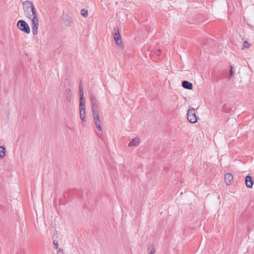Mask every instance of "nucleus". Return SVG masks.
Instances as JSON below:
<instances>
[{
	"instance_id": "f257e3e1",
	"label": "nucleus",
	"mask_w": 254,
	"mask_h": 254,
	"mask_svg": "<svg viewBox=\"0 0 254 254\" xmlns=\"http://www.w3.org/2000/svg\"><path fill=\"white\" fill-rule=\"evenodd\" d=\"M22 6L24 14L31 20L32 33L33 35H36L38 33L39 20L34 5L30 1L26 0L22 2Z\"/></svg>"
},
{
	"instance_id": "f03ea898",
	"label": "nucleus",
	"mask_w": 254,
	"mask_h": 254,
	"mask_svg": "<svg viewBox=\"0 0 254 254\" xmlns=\"http://www.w3.org/2000/svg\"><path fill=\"white\" fill-rule=\"evenodd\" d=\"M90 99L94 122L96 128L100 131L102 129L101 126L100 111L98 109V101L93 95H92Z\"/></svg>"
},
{
	"instance_id": "7ed1b4c3",
	"label": "nucleus",
	"mask_w": 254,
	"mask_h": 254,
	"mask_svg": "<svg viewBox=\"0 0 254 254\" xmlns=\"http://www.w3.org/2000/svg\"><path fill=\"white\" fill-rule=\"evenodd\" d=\"M187 119L190 123H195L197 121V117L195 115V109L191 107L189 109L187 113Z\"/></svg>"
},
{
	"instance_id": "20e7f679",
	"label": "nucleus",
	"mask_w": 254,
	"mask_h": 254,
	"mask_svg": "<svg viewBox=\"0 0 254 254\" xmlns=\"http://www.w3.org/2000/svg\"><path fill=\"white\" fill-rule=\"evenodd\" d=\"M17 26L21 31L27 34L30 32V29L28 24L24 20H19L17 22Z\"/></svg>"
},
{
	"instance_id": "39448f33",
	"label": "nucleus",
	"mask_w": 254,
	"mask_h": 254,
	"mask_svg": "<svg viewBox=\"0 0 254 254\" xmlns=\"http://www.w3.org/2000/svg\"><path fill=\"white\" fill-rule=\"evenodd\" d=\"M79 113L80 117L82 121L81 124L83 125L86 118L85 104L83 100H79Z\"/></svg>"
},
{
	"instance_id": "423d86ee",
	"label": "nucleus",
	"mask_w": 254,
	"mask_h": 254,
	"mask_svg": "<svg viewBox=\"0 0 254 254\" xmlns=\"http://www.w3.org/2000/svg\"><path fill=\"white\" fill-rule=\"evenodd\" d=\"M114 39L118 46L121 47L123 46L121 37L118 27H116L114 29Z\"/></svg>"
},
{
	"instance_id": "0eeeda50",
	"label": "nucleus",
	"mask_w": 254,
	"mask_h": 254,
	"mask_svg": "<svg viewBox=\"0 0 254 254\" xmlns=\"http://www.w3.org/2000/svg\"><path fill=\"white\" fill-rule=\"evenodd\" d=\"M245 184L246 186L248 188H252L253 184L254 181L252 180V178L251 176L248 175L246 176L245 178Z\"/></svg>"
},
{
	"instance_id": "6e6552de",
	"label": "nucleus",
	"mask_w": 254,
	"mask_h": 254,
	"mask_svg": "<svg viewBox=\"0 0 254 254\" xmlns=\"http://www.w3.org/2000/svg\"><path fill=\"white\" fill-rule=\"evenodd\" d=\"M224 179L226 184L228 186L232 181L233 177L231 173H228L225 175Z\"/></svg>"
},
{
	"instance_id": "1a4fd4ad",
	"label": "nucleus",
	"mask_w": 254,
	"mask_h": 254,
	"mask_svg": "<svg viewBox=\"0 0 254 254\" xmlns=\"http://www.w3.org/2000/svg\"><path fill=\"white\" fill-rule=\"evenodd\" d=\"M140 143V140L138 138L132 139L128 144L129 147L137 146Z\"/></svg>"
},
{
	"instance_id": "9d476101",
	"label": "nucleus",
	"mask_w": 254,
	"mask_h": 254,
	"mask_svg": "<svg viewBox=\"0 0 254 254\" xmlns=\"http://www.w3.org/2000/svg\"><path fill=\"white\" fill-rule=\"evenodd\" d=\"M182 86L186 89L191 90L192 89V84L188 81H183L182 82Z\"/></svg>"
},
{
	"instance_id": "9b49d317",
	"label": "nucleus",
	"mask_w": 254,
	"mask_h": 254,
	"mask_svg": "<svg viewBox=\"0 0 254 254\" xmlns=\"http://www.w3.org/2000/svg\"><path fill=\"white\" fill-rule=\"evenodd\" d=\"M79 100H83L84 99V92L82 88V84L81 83H80L79 86Z\"/></svg>"
},
{
	"instance_id": "f8f14e48",
	"label": "nucleus",
	"mask_w": 254,
	"mask_h": 254,
	"mask_svg": "<svg viewBox=\"0 0 254 254\" xmlns=\"http://www.w3.org/2000/svg\"><path fill=\"white\" fill-rule=\"evenodd\" d=\"M65 93L66 96V100L67 102H70L71 100V90L69 88L66 89L65 91Z\"/></svg>"
},
{
	"instance_id": "ddd939ff",
	"label": "nucleus",
	"mask_w": 254,
	"mask_h": 254,
	"mask_svg": "<svg viewBox=\"0 0 254 254\" xmlns=\"http://www.w3.org/2000/svg\"><path fill=\"white\" fill-rule=\"evenodd\" d=\"M5 149L2 146H0V158H3L5 156Z\"/></svg>"
},
{
	"instance_id": "4468645a",
	"label": "nucleus",
	"mask_w": 254,
	"mask_h": 254,
	"mask_svg": "<svg viewBox=\"0 0 254 254\" xmlns=\"http://www.w3.org/2000/svg\"><path fill=\"white\" fill-rule=\"evenodd\" d=\"M81 14L82 16H83L84 17H86L88 16V11L87 10H85V9H82L81 10Z\"/></svg>"
},
{
	"instance_id": "2eb2a0df",
	"label": "nucleus",
	"mask_w": 254,
	"mask_h": 254,
	"mask_svg": "<svg viewBox=\"0 0 254 254\" xmlns=\"http://www.w3.org/2000/svg\"><path fill=\"white\" fill-rule=\"evenodd\" d=\"M72 20L70 18L67 19L64 21V24L67 26H70Z\"/></svg>"
},
{
	"instance_id": "dca6fc26",
	"label": "nucleus",
	"mask_w": 254,
	"mask_h": 254,
	"mask_svg": "<svg viewBox=\"0 0 254 254\" xmlns=\"http://www.w3.org/2000/svg\"><path fill=\"white\" fill-rule=\"evenodd\" d=\"M250 46V45H249V43L247 41H245L244 43H243V49H245V48H249Z\"/></svg>"
},
{
	"instance_id": "f3484780",
	"label": "nucleus",
	"mask_w": 254,
	"mask_h": 254,
	"mask_svg": "<svg viewBox=\"0 0 254 254\" xmlns=\"http://www.w3.org/2000/svg\"><path fill=\"white\" fill-rule=\"evenodd\" d=\"M53 244L56 246L55 249H58V241L57 240H54L53 241Z\"/></svg>"
},
{
	"instance_id": "a211bd4d",
	"label": "nucleus",
	"mask_w": 254,
	"mask_h": 254,
	"mask_svg": "<svg viewBox=\"0 0 254 254\" xmlns=\"http://www.w3.org/2000/svg\"><path fill=\"white\" fill-rule=\"evenodd\" d=\"M233 75V70H232V67L231 66V69L230 70V76L231 77Z\"/></svg>"
},
{
	"instance_id": "6ab92c4d",
	"label": "nucleus",
	"mask_w": 254,
	"mask_h": 254,
	"mask_svg": "<svg viewBox=\"0 0 254 254\" xmlns=\"http://www.w3.org/2000/svg\"><path fill=\"white\" fill-rule=\"evenodd\" d=\"M150 254H155V250H154V249H152L151 250Z\"/></svg>"
},
{
	"instance_id": "aec40b11",
	"label": "nucleus",
	"mask_w": 254,
	"mask_h": 254,
	"mask_svg": "<svg viewBox=\"0 0 254 254\" xmlns=\"http://www.w3.org/2000/svg\"><path fill=\"white\" fill-rule=\"evenodd\" d=\"M156 55L157 56H159L160 55V53L158 52Z\"/></svg>"
},
{
	"instance_id": "412c9836",
	"label": "nucleus",
	"mask_w": 254,
	"mask_h": 254,
	"mask_svg": "<svg viewBox=\"0 0 254 254\" xmlns=\"http://www.w3.org/2000/svg\"><path fill=\"white\" fill-rule=\"evenodd\" d=\"M158 52L159 53H160V52H161V50H160V49H159V50H158Z\"/></svg>"
}]
</instances>
